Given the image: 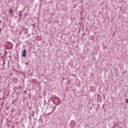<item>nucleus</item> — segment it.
I'll use <instances>...</instances> for the list:
<instances>
[{"mask_svg": "<svg viewBox=\"0 0 128 128\" xmlns=\"http://www.w3.org/2000/svg\"><path fill=\"white\" fill-rule=\"evenodd\" d=\"M50 100H52L53 104H55V106H60V104H62V100L56 96L50 97L48 102H50Z\"/></svg>", "mask_w": 128, "mask_h": 128, "instance_id": "1", "label": "nucleus"}, {"mask_svg": "<svg viewBox=\"0 0 128 128\" xmlns=\"http://www.w3.org/2000/svg\"><path fill=\"white\" fill-rule=\"evenodd\" d=\"M22 56H23V58H26V50L24 49L23 50V52L22 54Z\"/></svg>", "mask_w": 128, "mask_h": 128, "instance_id": "2", "label": "nucleus"}, {"mask_svg": "<svg viewBox=\"0 0 128 128\" xmlns=\"http://www.w3.org/2000/svg\"><path fill=\"white\" fill-rule=\"evenodd\" d=\"M70 128H74V121L72 120L70 123Z\"/></svg>", "mask_w": 128, "mask_h": 128, "instance_id": "3", "label": "nucleus"}, {"mask_svg": "<svg viewBox=\"0 0 128 128\" xmlns=\"http://www.w3.org/2000/svg\"><path fill=\"white\" fill-rule=\"evenodd\" d=\"M126 104H128V98H126Z\"/></svg>", "mask_w": 128, "mask_h": 128, "instance_id": "4", "label": "nucleus"}, {"mask_svg": "<svg viewBox=\"0 0 128 128\" xmlns=\"http://www.w3.org/2000/svg\"><path fill=\"white\" fill-rule=\"evenodd\" d=\"M10 14H12V8H10Z\"/></svg>", "mask_w": 128, "mask_h": 128, "instance_id": "5", "label": "nucleus"}, {"mask_svg": "<svg viewBox=\"0 0 128 128\" xmlns=\"http://www.w3.org/2000/svg\"><path fill=\"white\" fill-rule=\"evenodd\" d=\"M22 16V12H20L19 16Z\"/></svg>", "mask_w": 128, "mask_h": 128, "instance_id": "6", "label": "nucleus"}, {"mask_svg": "<svg viewBox=\"0 0 128 128\" xmlns=\"http://www.w3.org/2000/svg\"><path fill=\"white\" fill-rule=\"evenodd\" d=\"M3 60V65L4 66L6 64V61H4V60Z\"/></svg>", "mask_w": 128, "mask_h": 128, "instance_id": "7", "label": "nucleus"}, {"mask_svg": "<svg viewBox=\"0 0 128 128\" xmlns=\"http://www.w3.org/2000/svg\"><path fill=\"white\" fill-rule=\"evenodd\" d=\"M32 26H33V28H36V24H32Z\"/></svg>", "mask_w": 128, "mask_h": 128, "instance_id": "8", "label": "nucleus"}, {"mask_svg": "<svg viewBox=\"0 0 128 128\" xmlns=\"http://www.w3.org/2000/svg\"><path fill=\"white\" fill-rule=\"evenodd\" d=\"M28 62H25V64H26V65H28Z\"/></svg>", "mask_w": 128, "mask_h": 128, "instance_id": "9", "label": "nucleus"}, {"mask_svg": "<svg viewBox=\"0 0 128 128\" xmlns=\"http://www.w3.org/2000/svg\"><path fill=\"white\" fill-rule=\"evenodd\" d=\"M86 34L84 33L82 34V36H84Z\"/></svg>", "mask_w": 128, "mask_h": 128, "instance_id": "10", "label": "nucleus"}, {"mask_svg": "<svg viewBox=\"0 0 128 128\" xmlns=\"http://www.w3.org/2000/svg\"><path fill=\"white\" fill-rule=\"evenodd\" d=\"M100 96V94H97V96H98H98Z\"/></svg>", "mask_w": 128, "mask_h": 128, "instance_id": "11", "label": "nucleus"}, {"mask_svg": "<svg viewBox=\"0 0 128 128\" xmlns=\"http://www.w3.org/2000/svg\"><path fill=\"white\" fill-rule=\"evenodd\" d=\"M114 128H116V125H115V124H114Z\"/></svg>", "mask_w": 128, "mask_h": 128, "instance_id": "12", "label": "nucleus"}, {"mask_svg": "<svg viewBox=\"0 0 128 128\" xmlns=\"http://www.w3.org/2000/svg\"><path fill=\"white\" fill-rule=\"evenodd\" d=\"M92 108L91 107V108H90V110H92Z\"/></svg>", "mask_w": 128, "mask_h": 128, "instance_id": "13", "label": "nucleus"}, {"mask_svg": "<svg viewBox=\"0 0 128 128\" xmlns=\"http://www.w3.org/2000/svg\"><path fill=\"white\" fill-rule=\"evenodd\" d=\"M0 22H2V20H0Z\"/></svg>", "mask_w": 128, "mask_h": 128, "instance_id": "14", "label": "nucleus"}, {"mask_svg": "<svg viewBox=\"0 0 128 128\" xmlns=\"http://www.w3.org/2000/svg\"><path fill=\"white\" fill-rule=\"evenodd\" d=\"M8 64H10V62H8Z\"/></svg>", "mask_w": 128, "mask_h": 128, "instance_id": "15", "label": "nucleus"}, {"mask_svg": "<svg viewBox=\"0 0 128 128\" xmlns=\"http://www.w3.org/2000/svg\"><path fill=\"white\" fill-rule=\"evenodd\" d=\"M112 128H116V127L114 126Z\"/></svg>", "mask_w": 128, "mask_h": 128, "instance_id": "16", "label": "nucleus"}, {"mask_svg": "<svg viewBox=\"0 0 128 128\" xmlns=\"http://www.w3.org/2000/svg\"><path fill=\"white\" fill-rule=\"evenodd\" d=\"M36 68H38V66H36Z\"/></svg>", "mask_w": 128, "mask_h": 128, "instance_id": "17", "label": "nucleus"}, {"mask_svg": "<svg viewBox=\"0 0 128 128\" xmlns=\"http://www.w3.org/2000/svg\"><path fill=\"white\" fill-rule=\"evenodd\" d=\"M0 30H2V29H1V28H0Z\"/></svg>", "mask_w": 128, "mask_h": 128, "instance_id": "18", "label": "nucleus"}, {"mask_svg": "<svg viewBox=\"0 0 128 128\" xmlns=\"http://www.w3.org/2000/svg\"><path fill=\"white\" fill-rule=\"evenodd\" d=\"M10 58H12V56H10Z\"/></svg>", "mask_w": 128, "mask_h": 128, "instance_id": "19", "label": "nucleus"}, {"mask_svg": "<svg viewBox=\"0 0 128 128\" xmlns=\"http://www.w3.org/2000/svg\"><path fill=\"white\" fill-rule=\"evenodd\" d=\"M24 92L26 93V91H24Z\"/></svg>", "mask_w": 128, "mask_h": 128, "instance_id": "20", "label": "nucleus"}, {"mask_svg": "<svg viewBox=\"0 0 128 128\" xmlns=\"http://www.w3.org/2000/svg\"><path fill=\"white\" fill-rule=\"evenodd\" d=\"M24 92L26 93V91H24Z\"/></svg>", "mask_w": 128, "mask_h": 128, "instance_id": "21", "label": "nucleus"}]
</instances>
